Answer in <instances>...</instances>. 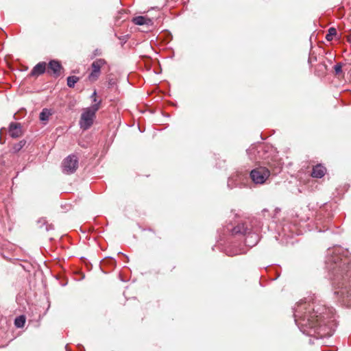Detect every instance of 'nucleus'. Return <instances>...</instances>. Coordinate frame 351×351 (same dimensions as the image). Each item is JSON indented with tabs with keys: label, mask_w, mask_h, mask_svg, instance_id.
Listing matches in <instances>:
<instances>
[{
	"label": "nucleus",
	"mask_w": 351,
	"mask_h": 351,
	"mask_svg": "<svg viewBox=\"0 0 351 351\" xmlns=\"http://www.w3.org/2000/svg\"><path fill=\"white\" fill-rule=\"evenodd\" d=\"M79 164L78 157L71 154L64 159L62 163V171L66 174H72L77 170Z\"/></svg>",
	"instance_id": "nucleus-8"
},
{
	"label": "nucleus",
	"mask_w": 351,
	"mask_h": 351,
	"mask_svg": "<svg viewBox=\"0 0 351 351\" xmlns=\"http://www.w3.org/2000/svg\"><path fill=\"white\" fill-rule=\"evenodd\" d=\"M67 86L69 88L74 87L75 83H77L79 80V77L75 75L69 76L67 77Z\"/></svg>",
	"instance_id": "nucleus-20"
},
{
	"label": "nucleus",
	"mask_w": 351,
	"mask_h": 351,
	"mask_svg": "<svg viewBox=\"0 0 351 351\" xmlns=\"http://www.w3.org/2000/svg\"><path fill=\"white\" fill-rule=\"evenodd\" d=\"M103 265H109L112 267L116 265V261L112 258H106L102 261Z\"/></svg>",
	"instance_id": "nucleus-22"
},
{
	"label": "nucleus",
	"mask_w": 351,
	"mask_h": 351,
	"mask_svg": "<svg viewBox=\"0 0 351 351\" xmlns=\"http://www.w3.org/2000/svg\"><path fill=\"white\" fill-rule=\"evenodd\" d=\"M325 269L337 302L351 307V254L339 245L329 247L325 258Z\"/></svg>",
	"instance_id": "nucleus-2"
},
{
	"label": "nucleus",
	"mask_w": 351,
	"mask_h": 351,
	"mask_svg": "<svg viewBox=\"0 0 351 351\" xmlns=\"http://www.w3.org/2000/svg\"><path fill=\"white\" fill-rule=\"evenodd\" d=\"M291 234L290 236H293V234H302V230H299L296 227H293L290 229ZM289 237V235H288Z\"/></svg>",
	"instance_id": "nucleus-25"
},
{
	"label": "nucleus",
	"mask_w": 351,
	"mask_h": 351,
	"mask_svg": "<svg viewBox=\"0 0 351 351\" xmlns=\"http://www.w3.org/2000/svg\"><path fill=\"white\" fill-rule=\"evenodd\" d=\"M264 167H266L270 171V174L277 175L280 173L282 168V162L277 155L272 154L270 158L264 162Z\"/></svg>",
	"instance_id": "nucleus-9"
},
{
	"label": "nucleus",
	"mask_w": 351,
	"mask_h": 351,
	"mask_svg": "<svg viewBox=\"0 0 351 351\" xmlns=\"http://www.w3.org/2000/svg\"><path fill=\"white\" fill-rule=\"evenodd\" d=\"M290 228L289 226V225H285L282 228L283 229V232L285 233V234H286V232L287 230H289Z\"/></svg>",
	"instance_id": "nucleus-30"
},
{
	"label": "nucleus",
	"mask_w": 351,
	"mask_h": 351,
	"mask_svg": "<svg viewBox=\"0 0 351 351\" xmlns=\"http://www.w3.org/2000/svg\"><path fill=\"white\" fill-rule=\"evenodd\" d=\"M100 107V101L97 104H94L91 106L86 108L84 110L81 114L80 120V126L84 130L89 129L93 123L94 119L96 117V112Z\"/></svg>",
	"instance_id": "nucleus-6"
},
{
	"label": "nucleus",
	"mask_w": 351,
	"mask_h": 351,
	"mask_svg": "<svg viewBox=\"0 0 351 351\" xmlns=\"http://www.w3.org/2000/svg\"><path fill=\"white\" fill-rule=\"evenodd\" d=\"M46 62H40L33 67V69L29 74V76L35 77L43 74L46 71Z\"/></svg>",
	"instance_id": "nucleus-12"
},
{
	"label": "nucleus",
	"mask_w": 351,
	"mask_h": 351,
	"mask_svg": "<svg viewBox=\"0 0 351 351\" xmlns=\"http://www.w3.org/2000/svg\"><path fill=\"white\" fill-rule=\"evenodd\" d=\"M335 35H337V29L333 27H330L328 30L327 34L326 35V39L328 41H331V40H332L333 37Z\"/></svg>",
	"instance_id": "nucleus-19"
},
{
	"label": "nucleus",
	"mask_w": 351,
	"mask_h": 351,
	"mask_svg": "<svg viewBox=\"0 0 351 351\" xmlns=\"http://www.w3.org/2000/svg\"><path fill=\"white\" fill-rule=\"evenodd\" d=\"M132 22L137 25H151L153 24L152 20L143 16H138L132 19Z\"/></svg>",
	"instance_id": "nucleus-14"
},
{
	"label": "nucleus",
	"mask_w": 351,
	"mask_h": 351,
	"mask_svg": "<svg viewBox=\"0 0 351 351\" xmlns=\"http://www.w3.org/2000/svg\"><path fill=\"white\" fill-rule=\"evenodd\" d=\"M245 252L241 249L236 250L235 252H227V255L230 256H235L239 254L245 253Z\"/></svg>",
	"instance_id": "nucleus-24"
},
{
	"label": "nucleus",
	"mask_w": 351,
	"mask_h": 351,
	"mask_svg": "<svg viewBox=\"0 0 351 351\" xmlns=\"http://www.w3.org/2000/svg\"><path fill=\"white\" fill-rule=\"evenodd\" d=\"M66 350L68 351V345L65 346Z\"/></svg>",
	"instance_id": "nucleus-35"
},
{
	"label": "nucleus",
	"mask_w": 351,
	"mask_h": 351,
	"mask_svg": "<svg viewBox=\"0 0 351 351\" xmlns=\"http://www.w3.org/2000/svg\"><path fill=\"white\" fill-rule=\"evenodd\" d=\"M342 67H343V64L341 62H339L334 66L333 68H334L335 75H339L342 73Z\"/></svg>",
	"instance_id": "nucleus-23"
},
{
	"label": "nucleus",
	"mask_w": 351,
	"mask_h": 351,
	"mask_svg": "<svg viewBox=\"0 0 351 351\" xmlns=\"http://www.w3.org/2000/svg\"><path fill=\"white\" fill-rule=\"evenodd\" d=\"M96 95H97V92H96V90H95V91L93 93V94L91 95V96H90V98L92 99L93 102H94V104H97V102H99V101H98V100H97V99ZM99 101L101 102V101H100V100H99Z\"/></svg>",
	"instance_id": "nucleus-26"
},
{
	"label": "nucleus",
	"mask_w": 351,
	"mask_h": 351,
	"mask_svg": "<svg viewBox=\"0 0 351 351\" xmlns=\"http://www.w3.org/2000/svg\"><path fill=\"white\" fill-rule=\"evenodd\" d=\"M125 258H127L128 261L129 260L128 256H125Z\"/></svg>",
	"instance_id": "nucleus-36"
},
{
	"label": "nucleus",
	"mask_w": 351,
	"mask_h": 351,
	"mask_svg": "<svg viewBox=\"0 0 351 351\" xmlns=\"http://www.w3.org/2000/svg\"><path fill=\"white\" fill-rule=\"evenodd\" d=\"M270 176V171L264 166L257 167L250 172V178L255 184H262Z\"/></svg>",
	"instance_id": "nucleus-7"
},
{
	"label": "nucleus",
	"mask_w": 351,
	"mask_h": 351,
	"mask_svg": "<svg viewBox=\"0 0 351 351\" xmlns=\"http://www.w3.org/2000/svg\"><path fill=\"white\" fill-rule=\"evenodd\" d=\"M293 316L300 331L315 339L331 337L337 327L335 309L327 307L315 294L295 304Z\"/></svg>",
	"instance_id": "nucleus-1"
},
{
	"label": "nucleus",
	"mask_w": 351,
	"mask_h": 351,
	"mask_svg": "<svg viewBox=\"0 0 351 351\" xmlns=\"http://www.w3.org/2000/svg\"><path fill=\"white\" fill-rule=\"evenodd\" d=\"M52 114L51 110L48 108H43L40 113L39 119L43 122L48 121L49 117Z\"/></svg>",
	"instance_id": "nucleus-16"
},
{
	"label": "nucleus",
	"mask_w": 351,
	"mask_h": 351,
	"mask_svg": "<svg viewBox=\"0 0 351 351\" xmlns=\"http://www.w3.org/2000/svg\"><path fill=\"white\" fill-rule=\"evenodd\" d=\"M326 169L321 164H318L313 167L311 176L316 178H322L324 176Z\"/></svg>",
	"instance_id": "nucleus-13"
},
{
	"label": "nucleus",
	"mask_w": 351,
	"mask_h": 351,
	"mask_svg": "<svg viewBox=\"0 0 351 351\" xmlns=\"http://www.w3.org/2000/svg\"><path fill=\"white\" fill-rule=\"evenodd\" d=\"M239 179V175H235L230 177L227 182V186L229 189H232L233 187L239 185L238 180Z\"/></svg>",
	"instance_id": "nucleus-17"
},
{
	"label": "nucleus",
	"mask_w": 351,
	"mask_h": 351,
	"mask_svg": "<svg viewBox=\"0 0 351 351\" xmlns=\"http://www.w3.org/2000/svg\"><path fill=\"white\" fill-rule=\"evenodd\" d=\"M49 230V228L47 226H46V230L48 231Z\"/></svg>",
	"instance_id": "nucleus-34"
},
{
	"label": "nucleus",
	"mask_w": 351,
	"mask_h": 351,
	"mask_svg": "<svg viewBox=\"0 0 351 351\" xmlns=\"http://www.w3.org/2000/svg\"><path fill=\"white\" fill-rule=\"evenodd\" d=\"M309 343H314V342L312 341V339H311H311H309Z\"/></svg>",
	"instance_id": "nucleus-32"
},
{
	"label": "nucleus",
	"mask_w": 351,
	"mask_h": 351,
	"mask_svg": "<svg viewBox=\"0 0 351 351\" xmlns=\"http://www.w3.org/2000/svg\"><path fill=\"white\" fill-rule=\"evenodd\" d=\"M25 140H21L19 143L14 144L12 147L13 152L17 153L19 152L26 144Z\"/></svg>",
	"instance_id": "nucleus-18"
},
{
	"label": "nucleus",
	"mask_w": 351,
	"mask_h": 351,
	"mask_svg": "<svg viewBox=\"0 0 351 351\" xmlns=\"http://www.w3.org/2000/svg\"><path fill=\"white\" fill-rule=\"evenodd\" d=\"M37 223L39 224V227L41 228L47 223V221L45 218H40L38 220Z\"/></svg>",
	"instance_id": "nucleus-27"
},
{
	"label": "nucleus",
	"mask_w": 351,
	"mask_h": 351,
	"mask_svg": "<svg viewBox=\"0 0 351 351\" xmlns=\"http://www.w3.org/2000/svg\"><path fill=\"white\" fill-rule=\"evenodd\" d=\"M347 41L349 43H351V35H348L347 36Z\"/></svg>",
	"instance_id": "nucleus-31"
},
{
	"label": "nucleus",
	"mask_w": 351,
	"mask_h": 351,
	"mask_svg": "<svg viewBox=\"0 0 351 351\" xmlns=\"http://www.w3.org/2000/svg\"><path fill=\"white\" fill-rule=\"evenodd\" d=\"M280 211V209L278 208H276L274 210V214L273 216H271L272 218H275L276 217V215L279 213Z\"/></svg>",
	"instance_id": "nucleus-28"
},
{
	"label": "nucleus",
	"mask_w": 351,
	"mask_h": 351,
	"mask_svg": "<svg viewBox=\"0 0 351 351\" xmlns=\"http://www.w3.org/2000/svg\"><path fill=\"white\" fill-rule=\"evenodd\" d=\"M256 219H244L239 221L234 226L228 224L223 229V234L230 233L233 236H245V245L249 247L255 246L259 241L258 232L261 226Z\"/></svg>",
	"instance_id": "nucleus-3"
},
{
	"label": "nucleus",
	"mask_w": 351,
	"mask_h": 351,
	"mask_svg": "<svg viewBox=\"0 0 351 351\" xmlns=\"http://www.w3.org/2000/svg\"><path fill=\"white\" fill-rule=\"evenodd\" d=\"M9 134L12 138H16L23 134L20 123L12 122L9 125Z\"/></svg>",
	"instance_id": "nucleus-11"
},
{
	"label": "nucleus",
	"mask_w": 351,
	"mask_h": 351,
	"mask_svg": "<svg viewBox=\"0 0 351 351\" xmlns=\"http://www.w3.org/2000/svg\"><path fill=\"white\" fill-rule=\"evenodd\" d=\"M246 152L250 160L263 165L276 152L273 147L263 143L252 144Z\"/></svg>",
	"instance_id": "nucleus-4"
},
{
	"label": "nucleus",
	"mask_w": 351,
	"mask_h": 351,
	"mask_svg": "<svg viewBox=\"0 0 351 351\" xmlns=\"http://www.w3.org/2000/svg\"><path fill=\"white\" fill-rule=\"evenodd\" d=\"M95 55L99 54V53H98V50H97V49H96V50L95 51Z\"/></svg>",
	"instance_id": "nucleus-33"
},
{
	"label": "nucleus",
	"mask_w": 351,
	"mask_h": 351,
	"mask_svg": "<svg viewBox=\"0 0 351 351\" xmlns=\"http://www.w3.org/2000/svg\"><path fill=\"white\" fill-rule=\"evenodd\" d=\"M330 206L325 204L317 212L315 215L316 229L318 232H324L328 230V223L332 217L331 212L329 210Z\"/></svg>",
	"instance_id": "nucleus-5"
},
{
	"label": "nucleus",
	"mask_w": 351,
	"mask_h": 351,
	"mask_svg": "<svg viewBox=\"0 0 351 351\" xmlns=\"http://www.w3.org/2000/svg\"><path fill=\"white\" fill-rule=\"evenodd\" d=\"M49 69L53 71L54 75L58 76L60 75L62 65L58 60H53L49 62Z\"/></svg>",
	"instance_id": "nucleus-15"
},
{
	"label": "nucleus",
	"mask_w": 351,
	"mask_h": 351,
	"mask_svg": "<svg viewBox=\"0 0 351 351\" xmlns=\"http://www.w3.org/2000/svg\"><path fill=\"white\" fill-rule=\"evenodd\" d=\"M293 223H295V221H293ZM293 226L295 227V224H294Z\"/></svg>",
	"instance_id": "nucleus-37"
},
{
	"label": "nucleus",
	"mask_w": 351,
	"mask_h": 351,
	"mask_svg": "<svg viewBox=\"0 0 351 351\" xmlns=\"http://www.w3.org/2000/svg\"><path fill=\"white\" fill-rule=\"evenodd\" d=\"M262 213H263L264 217H266V213H268V217H270L269 211V210H268V209H267V208H264V209L262 210Z\"/></svg>",
	"instance_id": "nucleus-29"
},
{
	"label": "nucleus",
	"mask_w": 351,
	"mask_h": 351,
	"mask_svg": "<svg viewBox=\"0 0 351 351\" xmlns=\"http://www.w3.org/2000/svg\"><path fill=\"white\" fill-rule=\"evenodd\" d=\"M106 64V61L104 59L99 58L95 60L91 64V72L88 75V79L91 82L96 81L100 74H101V68Z\"/></svg>",
	"instance_id": "nucleus-10"
},
{
	"label": "nucleus",
	"mask_w": 351,
	"mask_h": 351,
	"mask_svg": "<svg viewBox=\"0 0 351 351\" xmlns=\"http://www.w3.org/2000/svg\"><path fill=\"white\" fill-rule=\"evenodd\" d=\"M25 322V319L24 316H19L16 317L14 320V324L17 328H22L23 327Z\"/></svg>",
	"instance_id": "nucleus-21"
}]
</instances>
